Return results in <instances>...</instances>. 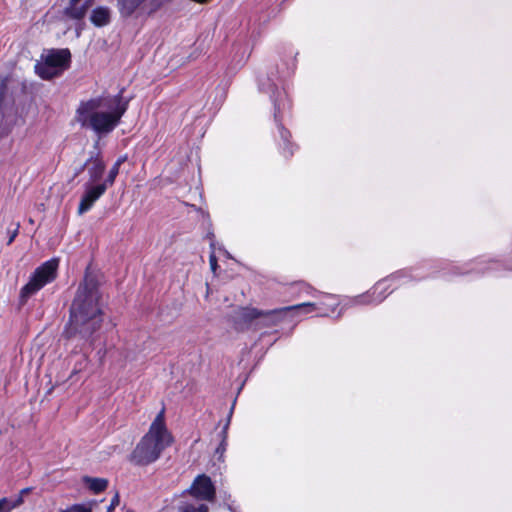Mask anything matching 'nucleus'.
<instances>
[{
    "instance_id": "nucleus-1",
    "label": "nucleus",
    "mask_w": 512,
    "mask_h": 512,
    "mask_svg": "<svg viewBox=\"0 0 512 512\" xmlns=\"http://www.w3.org/2000/svg\"><path fill=\"white\" fill-rule=\"evenodd\" d=\"M101 323L102 309L98 283L93 277L85 276L71 304L66 334L68 337L77 334L89 337L100 328Z\"/></svg>"
},
{
    "instance_id": "nucleus-2",
    "label": "nucleus",
    "mask_w": 512,
    "mask_h": 512,
    "mask_svg": "<svg viewBox=\"0 0 512 512\" xmlns=\"http://www.w3.org/2000/svg\"><path fill=\"white\" fill-rule=\"evenodd\" d=\"M126 110L127 103L122 102L121 95L98 96L81 101L75 119L82 128L107 135L118 126Z\"/></svg>"
},
{
    "instance_id": "nucleus-3",
    "label": "nucleus",
    "mask_w": 512,
    "mask_h": 512,
    "mask_svg": "<svg viewBox=\"0 0 512 512\" xmlns=\"http://www.w3.org/2000/svg\"><path fill=\"white\" fill-rule=\"evenodd\" d=\"M173 442L174 437L166 426L165 410L162 409L129 455V461L137 466H148L156 462Z\"/></svg>"
},
{
    "instance_id": "nucleus-4",
    "label": "nucleus",
    "mask_w": 512,
    "mask_h": 512,
    "mask_svg": "<svg viewBox=\"0 0 512 512\" xmlns=\"http://www.w3.org/2000/svg\"><path fill=\"white\" fill-rule=\"evenodd\" d=\"M294 308H313V305L301 303L270 311H261L252 307H241L235 312L234 322L239 329L251 326L255 320H259L265 326L275 325L278 321V315L291 311Z\"/></svg>"
},
{
    "instance_id": "nucleus-5",
    "label": "nucleus",
    "mask_w": 512,
    "mask_h": 512,
    "mask_svg": "<svg viewBox=\"0 0 512 512\" xmlns=\"http://www.w3.org/2000/svg\"><path fill=\"white\" fill-rule=\"evenodd\" d=\"M416 278L418 277L414 276L410 271H398L378 281L372 290L355 297L353 302L355 304H379L391 292L390 288L393 283L404 284Z\"/></svg>"
},
{
    "instance_id": "nucleus-6",
    "label": "nucleus",
    "mask_w": 512,
    "mask_h": 512,
    "mask_svg": "<svg viewBox=\"0 0 512 512\" xmlns=\"http://www.w3.org/2000/svg\"><path fill=\"white\" fill-rule=\"evenodd\" d=\"M71 54L68 49L50 50L42 55V60L35 65V71L39 77L50 80L59 76L70 63Z\"/></svg>"
},
{
    "instance_id": "nucleus-7",
    "label": "nucleus",
    "mask_w": 512,
    "mask_h": 512,
    "mask_svg": "<svg viewBox=\"0 0 512 512\" xmlns=\"http://www.w3.org/2000/svg\"><path fill=\"white\" fill-rule=\"evenodd\" d=\"M58 266L59 260L57 258H52L36 268L28 283L21 289V302H25L30 296L37 293L46 284L51 283L56 278Z\"/></svg>"
},
{
    "instance_id": "nucleus-8",
    "label": "nucleus",
    "mask_w": 512,
    "mask_h": 512,
    "mask_svg": "<svg viewBox=\"0 0 512 512\" xmlns=\"http://www.w3.org/2000/svg\"><path fill=\"white\" fill-rule=\"evenodd\" d=\"M271 99L274 103V119L277 123L280 138L282 140V154L285 157H289L293 154V145L289 143L290 132L283 127L280 120L282 112L290 108V102L286 92L279 90L278 88L273 90Z\"/></svg>"
},
{
    "instance_id": "nucleus-9",
    "label": "nucleus",
    "mask_w": 512,
    "mask_h": 512,
    "mask_svg": "<svg viewBox=\"0 0 512 512\" xmlns=\"http://www.w3.org/2000/svg\"><path fill=\"white\" fill-rule=\"evenodd\" d=\"M187 492L198 500L213 501L215 499V487L210 477L204 474L195 478Z\"/></svg>"
},
{
    "instance_id": "nucleus-10",
    "label": "nucleus",
    "mask_w": 512,
    "mask_h": 512,
    "mask_svg": "<svg viewBox=\"0 0 512 512\" xmlns=\"http://www.w3.org/2000/svg\"><path fill=\"white\" fill-rule=\"evenodd\" d=\"M106 190V185L102 183H86L84 186V193L79 203L78 213L82 215L89 211L93 207L94 203L105 193Z\"/></svg>"
},
{
    "instance_id": "nucleus-11",
    "label": "nucleus",
    "mask_w": 512,
    "mask_h": 512,
    "mask_svg": "<svg viewBox=\"0 0 512 512\" xmlns=\"http://www.w3.org/2000/svg\"><path fill=\"white\" fill-rule=\"evenodd\" d=\"M311 304V302H308ZM339 302L337 298L333 295H325L323 301L320 303H312L313 308H294L291 311H301L303 313H311L319 310L318 315L327 316L329 312H333L335 308L338 306Z\"/></svg>"
},
{
    "instance_id": "nucleus-12",
    "label": "nucleus",
    "mask_w": 512,
    "mask_h": 512,
    "mask_svg": "<svg viewBox=\"0 0 512 512\" xmlns=\"http://www.w3.org/2000/svg\"><path fill=\"white\" fill-rule=\"evenodd\" d=\"M92 4L93 0H70L64 9V15L73 20H81Z\"/></svg>"
},
{
    "instance_id": "nucleus-13",
    "label": "nucleus",
    "mask_w": 512,
    "mask_h": 512,
    "mask_svg": "<svg viewBox=\"0 0 512 512\" xmlns=\"http://www.w3.org/2000/svg\"><path fill=\"white\" fill-rule=\"evenodd\" d=\"M86 165L88 166L87 169L89 175V181L87 183L95 184L102 178L105 170V164L99 157H96L90 158Z\"/></svg>"
},
{
    "instance_id": "nucleus-14",
    "label": "nucleus",
    "mask_w": 512,
    "mask_h": 512,
    "mask_svg": "<svg viewBox=\"0 0 512 512\" xmlns=\"http://www.w3.org/2000/svg\"><path fill=\"white\" fill-rule=\"evenodd\" d=\"M90 20L96 27H103L111 21V10L108 7L99 6L92 10Z\"/></svg>"
},
{
    "instance_id": "nucleus-15",
    "label": "nucleus",
    "mask_w": 512,
    "mask_h": 512,
    "mask_svg": "<svg viewBox=\"0 0 512 512\" xmlns=\"http://www.w3.org/2000/svg\"><path fill=\"white\" fill-rule=\"evenodd\" d=\"M29 491L30 489L26 488L21 490L20 494L16 497L0 499V512H10L12 509L20 506L23 503V495Z\"/></svg>"
},
{
    "instance_id": "nucleus-16",
    "label": "nucleus",
    "mask_w": 512,
    "mask_h": 512,
    "mask_svg": "<svg viewBox=\"0 0 512 512\" xmlns=\"http://www.w3.org/2000/svg\"><path fill=\"white\" fill-rule=\"evenodd\" d=\"M83 482L95 494L104 491L108 486V481L104 478L83 477Z\"/></svg>"
},
{
    "instance_id": "nucleus-17",
    "label": "nucleus",
    "mask_w": 512,
    "mask_h": 512,
    "mask_svg": "<svg viewBox=\"0 0 512 512\" xmlns=\"http://www.w3.org/2000/svg\"><path fill=\"white\" fill-rule=\"evenodd\" d=\"M177 512H209V507L204 503L183 501L179 504Z\"/></svg>"
},
{
    "instance_id": "nucleus-18",
    "label": "nucleus",
    "mask_w": 512,
    "mask_h": 512,
    "mask_svg": "<svg viewBox=\"0 0 512 512\" xmlns=\"http://www.w3.org/2000/svg\"><path fill=\"white\" fill-rule=\"evenodd\" d=\"M229 423H230V420L227 421V423L224 425L221 433H220V436H221V442L219 444V446L216 448V455H218V459L219 460H223L224 458V454L226 452V449H227V437H228V428H229Z\"/></svg>"
},
{
    "instance_id": "nucleus-19",
    "label": "nucleus",
    "mask_w": 512,
    "mask_h": 512,
    "mask_svg": "<svg viewBox=\"0 0 512 512\" xmlns=\"http://www.w3.org/2000/svg\"><path fill=\"white\" fill-rule=\"evenodd\" d=\"M124 160H125L124 158H119L114 163V165L111 167V169H110V171H109V173L107 175V178L102 183V184L106 185L107 188L114 184L115 179H116L117 175L119 174L120 166L124 162Z\"/></svg>"
},
{
    "instance_id": "nucleus-20",
    "label": "nucleus",
    "mask_w": 512,
    "mask_h": 512,
    "mask_svg": "<svg viewBox=\"0 0 512 512\" xmlns=\"http://www.w3.org/2000/svg\"><path fill=\"white\" fill-rule=\"evenodd\" d=\"M212 237H213V234H211L210 246H211L212 252H211L210 257H209V262H210L211 270L215 273L216 269L218 267V264H217V258H216V255H215V243H214Z\"/></svg>"
},
{
    "instance_id": "nucleus-21",
    "label": "nucleus",
    "mask_w": 512,
    "mask_h": 512,
    "mask_svg": "<svg viewBox=\"0 0 512 512\" xmlns=\"http://www.w3.org/2000/svg\"><path fill=\"white\" fill-rule=\"evenodd\" d=\"M19 227H20V224L17 223L15 228L12 231H10V230L8 231V233H9V239H8V242H7L8 245L12 244V242L17 237L18 232H19Z\"/></svg>"
},
{
    "instance_id": "nucleus-22",
    "label": "nucleus",
    "mask_w": 512,
    "mask_h": 512,
    "mask_svg": "<svg viewBox=\"0 0 512 512\" xmlns=\"http://www.w3.org/2000/svg\"><path fill=\"white\" fill-rule=\"evenodd\" d=\"M119 502H120L119 495H118V494H116V495L112 498L111 503H110V505H109V507H108V511H107V512H111L112 510H114V508H115L116 506H118V505H119Z\"/></svg>"
},
{
    "instance_id": "nucleus-23",
    "label": "nucleus",
    "mask_w": 512,
    "mask_h": 512,
    "mask_svg": "<svg viewBox=\"0 0 512 512\" xmlns=\"http://www.w3.org/2000/svg\"><path fill=\"white\" fill-rule=\"evenodd\" d=\"M468 272H470V270H466V271H462V272H457L456 274H466Z\"/></svg>"
},
{
    "instance_id": "nucleus-24",
    "label": "nucleus",
    "mask_w": 512,
    "mask_h": 512,
    "mask_svg": "<svg viewBox=\"0 0 512 512\" xmlns=\"http://www.w3.org/2000/svg\"><path fill=\"white\" fill-rule=\"evenodd\" d=\"M227 508L231 511V512H234V509L231 505H227Z\"/></svg>"
},
{
    "instance_id": "nucleus-25",
    "label": "nucleus",
    "mask_w": 512,
    "mask_h": 512,
    "mask_svg": "<svg viewBox=\"0 0 512 512\" xmlns=\"http://www.w3.org/2000/svg\"><path fill=\"white\" fill-rule=\"evenodd\" d=\"M478 271L481 272V273L485 272V270L483 268H479Z\"/></svg>"
},
{
    "instance_id": "nucleus-26",
    "label": "nucleus",
    "mask_w": 512,
    "mask_h": 512,
    "mask_svg": "<svg viewBox=\"0 0 512 512\" xmlns=\"http://www.w3.org/2000/svg\"><path fill=\"white\" fill-rule=\"evenodd\" d=\"M307 292H310L311 288L309 286H305Z\"/></svg>"
}]
</instances>
